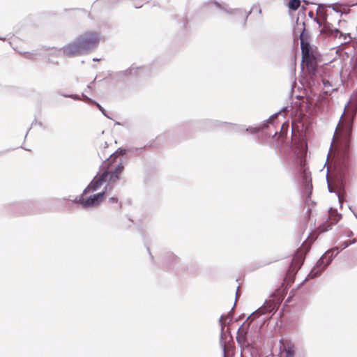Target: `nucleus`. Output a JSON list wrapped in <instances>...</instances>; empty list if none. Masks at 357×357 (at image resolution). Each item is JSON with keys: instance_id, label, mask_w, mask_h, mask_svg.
I'll return each instance as SVG.
<instances>
[{"instance_id": "0eeeda50", "label": "nucleus", "mask_w": 357, "mask_h": 357, "mask_svg": "<svg viewBox=\"0 0 357 357\" xmlns=\"http://www.w3.org/2000/svg\"><path fill=\"white\" fill-rule=\"evenodd\" d=\"M89 50H91V48L84 47L83 45L74 42L64 47L63 52L66 56H76L82 54L84 51H87Z\"/></svg>"}, {"instance_id": "39448f33", "label": "nucleus", "mask_w": 357, "mask_h": 357, "mask_svg": "<svg viewBox=\"0 0 357 357\" xmlns=\"http://www.w3.org/2000/svg\"><path fill=\"white\" fill-rule=\"evenodd\" d=\"M308 250V247L305 244H303L301 247L298 250H297L296 252H295L294 256H293L291 264H290L289 275H294L297 273L298 270L300 269V267L302 266L303 260H305V253Z\"/></svg>"}, {"instance_id": "f03ea898", "label": "nucleus", "mask_w": 357, "mask_h": 357, "mask_svg": "<svg viewBox=\"0 0 357 357\" xmlns=\"http://www.w3.org/2000/svg\"><path fill=\"white\" fill-rule=\"evenodd\" d=\"M355 114L349 110L340 116L336 131L333 137L331 153L334 160L335 169L344 174L349 167V146L353 119Z\"/></svg>"}, {"instance_id": "9b49d317", "label": "nucleus", "mask_w": 357, "mask_h": 357, "mask_svg": "<svg viewBox=\"0 0 357 357\" xmlns=\"http://www.w3.org/2000/svg\"><path fill=\"white\" fill-rule=\"evenodd\" d=\"M349 75H357V53L354 55L349 61Z\"/></svg>"}, {"instance_id": "ddd939ff", "label": "nucleus", "mask_w": 357, "mask_h": 357, "mask_svg": "<svg viewBox=\"0 0 357 357\" xmlns=\"http://www.w3.org/2000/svg\"><path fill=\"white\" fill-rule=\"evenodd\" d=\"M283 350H284L285 354H287V357H294L295 355V350L294 349V346L291 344H287Z\"/></svg>"}, {"instance_id": "20e7f679", "label": "nucleus", "mask_w": 357, "mask_h": 357, "mask_svg": "<svg viewBox=\"0 0 357 357\" xmlns=\"http://www.w3.org/2000/svg\"><path fill=\"white\" fill-rule=\"evenodd\" d=\"M300 41H301L302 62L307 67V70L310 75H314L317 61L314 52L311 48L308 41V35L305 30L300 34Z\"/></svg>"}, {"instance_id": "1a4fd4ad", "label": "nucleus", "mask_w": 357, "mask_h": 357, "mask_svg": "<svg viewBox=\"0 0 357 357\" xmlns=\"http://www.w3.org/2000/svg\"><path fill=\"white\" fill-rule=\"evenodd\" d=\"M340 219V215L338 214H336L332 217L329 218V220H327L325 224L320 225L317 227V232L319 234H321L324 231H328L330 229V228L332 227V225L336 224L337 221H339Z\"/></svg>"}, {"instance_id": "f3484780", "label": "nucleus", "mask_w": 357, "mask_h": 357, "mask_svg": "<svg viewBox=\"0 0 357 357\" xmlns=\"http://www.w3.org/2000/svg\"><path fill=\"white\" fill-rule=\"evenodd\" d=\"M347 245H348L347 243H344V248H347Z\"/></svg>"}, {"instance_id": "423d86ee", "label": "nucleus", "mask_w": 357, "mask_h": 357, "mask_svg": "<svg viewBox=\"0 0 357 357\" xmlns=\"http://www.w3.org/2000/svg\"><path fill=\"white\" fill-rule=\"evenodd\" d=\"M100 38L96 32H86L78 38L75 43L93 49L98 45Z\"/></svg>"}, {"instance_id": "dca6fc26", "label": "nucleus", "mask_w": 357, "mask_h": 357, "mask_svg": "<svg viewBox=\"0 0 357 357\" xmlns=\"http://www.w3.org/2000/svg\"><path fill=\"white\" fill-rule=\"evenodd\" d=\"M96 107H98V108L99 109H100V111H101V112H103V109L101 107V106H100V105H99V104L96 103Z\"/></svg>"}, {"instance_id": "f257e3e1", "label": "nucleus", "mask_w": 357, "mask_h": 357, "mask_svg": "<svg viewBox=\"0 0 357 357\" xmlns=\"http://www.w3.org/2000/svg\"><path fill=\"white\" fill-rule=\"evenodd\" d=\"M123 154H124L123 151H117L111 155L106 161L103 162L100 167V171L93 178L86 190H84L82 195L79 199L81 205L85 208H90L97 206L100 202H103L105 192L91 195L89 197H85L84 196L89 192L98 190L105 182H108L109 185H112L119 180V176L123 171V165H122L121 158Z\"/></svg>"}, {"instance_id": "7ed1b4c3", "label": "nucleus", "mask_w": 357, "mask_h": 357, "mask_svg": "<svg viewBox=\"0 0 357 357\" xmlns=\"http://www.w3.org/2000/svg\"><path fill=\"white\" fill-rule=\"evenodd\" d=\"M287 125L283 124L282 130L279 134H275V146L278 147L280 153L288 155L293 152L297 158V163L299 165V174L303 181L307 183L310 181V173L307 171L305 165L306 144L301 138L292 137V144L289 145L287 142Z\"/></svg>"}, {"instance_id": "2eb2a0df", "label": "nucleus", "mask_w": 357, "mask_h": 357, "mask_svg": "<svg viewBox=\"0 0 357 357\" xmlns=\"http://www.w3.org/2000/svg\"><path fill=\"white\" fill-rule=\"evenodd\" d=\"M109 202H112V203H117L118 202V199H116V197H111L110 199H109Z\"/></svg>"}, {"instance_id": "6e6552de", "label": "nucleus", "mask_w": 357, "mask_h": 357, "mask_svg": "<svg viewBox=\"0 0 357 357\" xmlns=\"http://www.w3.org/2000/svg\"><path fill=\"white\" fill-rule=\"evenodd\" d=\"M248 330V324H243L240 326L239 329H238L237 337H236V340H237V342L240 344L241 347H247L249 345L248 338L246 337Z\"/></svg>"}, {"instance_id": "9d476101", "label": "nucleus", "mask_w": 357, "mask_h": 357, "mask_svg": "<svg viewBox=\"0 0 357 357\" xmlns=\"http://www.w3.org/2000/svg\"><path fill=\"white\" fill-rule=\"evenodd\" d=\"M332 36H333L335 38L342 40V43L348 44L351 42V40H352V37L351 36L350 33H342L339 29H335L331 30Z\"/></svg>"}, {"instance_id": "4468645a", "label": "nucleus", "mask_w": 357, "mask_h": 357, "mask_svg": "<svg viewBox=\"0 0 357 357\" xmlns=\"http://www.w3.org/2000/svg\"><path fill=\"white\" fill-rule=\"evenodd\" d=\"M301 1L300 0H290L289 2V8L290 10L293 11H296L300 7Z\"/></svg>"}, {"instance_id": "f8f14e48", "label": "nucleus", "mask_w": 357, "mask_h": 357, "mask_svg": "<svg viewBox=\"0 0 357 357\" xmlns=\"http://www.w3.org/2000/svg\"><path fill=\"white\" fill-rule=\"evenodd\" d=\"M271 310H273V309H269L266 306H263L262 307H260L259 309L257 310V311L253 312L252 317H259V316L264 314L267 312H271Z\"/></svg>"}]
</instances>
